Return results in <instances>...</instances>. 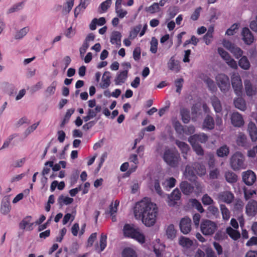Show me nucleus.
<instances>
[{"label":"nucleus","mask_w":257,"mask_h":257,"mask_svg":"<svg viewBox=\"0 0 257 257\" xmlns=\"http://www.w3.org/2000/svg\"><path fill=\"white\" fill-rule=\"evenodd\" d=\"M158 208L156 204L146 199L136 203L134 207V214L137 219H142L147 226H152L156 221Z\"/></svg>","instance_id":"nucleus-1"},{"label":"nucleus","mask_w":257,"mask_h":257,"mask_svg":"<svg viewBox=\"0 0 257 257\" xmlns=\"http://www.w3.org/2000/svg\"><path fill=\"white\" fill-rule=\"evenodd\" d=\"M162 158L167 165L173 168L177 167L181 161L180 155L178 151L172 148H166Z\"/></svg>","instance_id":"nucleus-2"},{"label":"nucleus","mask_w":257,"mask_h":257,"mask_svg":"<svg viewBox=\"0 0 257 257\" xmlns=\"http://www.w3.org/2000/svg\"><path fill=\"white\" fill-rule=\"evenodd\" d=\"M123 233L125 237L133 238L141 243L145 242V236L140 232L138 227L135 228L133 224H125L123 228Z\"/></svg>","instance_id":"nucleus-3"},{"label":"nucleus","mask_w":257,"mask_h":257,"mask_svg":"<svg viewBox=\"0 0 257 257\" xmlns=\"http://www.w3.org/2000/svg\"><path fill=\"white\" fill-rule=\"evenodd\" d=\"M231 168L234 171L244 169L246 168L245 158L243 155L240 152H236L230 159Z\"/></svg>","instance_id":"nucleus-4"},{"label":"nucleus","mask_w":257,"mask_h":257,"mask_svg":"<svg viewBox=\"0 0 257 257\" xmlns=\"http://www.w3.org/2000/svg\"><path fill=\"white\" fill-rule=\"evenodd\" d=\"M217 228V225L215 222L208 219L203 220L200 224L201 231L205 235L213 234Z\"/></svg>","instance_id":"nucleus-5"},{"label":"nucleus","mask_w":257,"mask_h":257,"mask_svg":"<svg viewBox=\"0 0 257 257\" xmlns=\"http://www.w3.org/2000/svg\"><path fill=\"white\" fill-rule=\"evenodd\" d=\"M215 80L218 87L222 92H226L230 88L229 77L223 73L218 74L215 77Z\"/></svg>","instance_id":"nucleus-6"},{"label":"nucleus","mask_w":257,"mask_h":257,"mask_svg":"<svg viewBox=\"0 0 257 257\" xmlns=\"http://www.w3.org/2000/svg\"><path fill=\"white\" fill-rule=\"evenodd\" d=\"M231 80L234 92L237 96H240L242 93V83L238 73H233L231 77Z\"/></svg>","instance_id":"nucleus-7"},{"label":"nucleus","mask_w":257,"mask_h":257,"mask_svg":"<svg viewBox=\"0 0 257 257\" xmlns=\"http://www.w3.org/2000/svg\"><path fill=\"white\" fill-rule=\"evenodd\" d=\"M222 44L225 48L233 55L235 58L238 59L242 56L243 54L242 50L229 41L223 40Z\"/></svg>","instance_id":"nucleus-8"},{"label":"nucleus","mask_w":257,"mask_h":257,"mask_svg":"<svg viewBox=\"0 0 257 257\" xmlns=\"http://www.w3.org/2000/svg\"><path fill=\"white\" fill-rule=\"evenodd\" d=\"M218 53L229 67L235 69L237 68L236 62L222 48H218Z\"/></svg>","instance_id":"nucleus-9"},{"label":"nucleus","mask_w":257,"mask_h":257,"mask_svg":"<svg viewBox=\"0 0 257 257\" xmlns=\"http://www.w3.org/2000/svg\"><path fill=\"white\" fill-rule=\"evenodd\" d=\"M179 227L181 231L187 234L191 230V220L188 217H184L180 221Z\"/></svg>","instance_id":"nucleus-10"},{"label":"nucleus","mask_w":257,"mask_h":257,"mask_svg":"<svg viewBox=\"0 0 257 257\" xmlns=\"http://www.w3.org/2000/svg\"><path fill=\"white\" fill-rule=\"evenodd\" d=\"M245 213L248 216H254L257 213V201L253 200H250L245 207Z\"/></svg>","instance_id":"nucleus-11"},{"label":"nucleus","mask_w":257,"mask_h":257,"mask_svg":"<svg viewBox=\"0 0 257 257\" xmlns=\"http://www.w3.org/2000/svg\"><path fill=\"white\" fill-rule=\"evenodd\" d=\"M218 199L219 201L224 202L226 204H230L234 200V196L233 194L228 191H225L220 192L218 194Z\"/></svg>","instance_id":"nucleus-12"},{"label":"nucleus","mask_w":257,"mask_h":257,"mask_svg":"<svg viewBox=\"0 0 257 257\" xmlns=\"http://www.w3.org/2000/svg\"><path fill=\"white\" fill-rule=\"evenodd\" d=\"M242 180L246 185L250 186L254 183L256 180L255 174L253 171L248 170L243 172L242 175Z\"/></svg>","instance_id":"nucleus-13"},{"label":"nucleus","mask_w":257,"mask_h":257,"mask_svg":"<svg viewBox=\"0 0 257 257\" xmlns=\"http://www.w3.org/2000/svg\"><path fill=\"white\" fill-rule=\"evenodd\" d=\"M241 36L245 44L249 45L253 42L254 37L248 28L244 27L242 29Z\"/></svg>","instance_id":"nucleus-14"},{"label":"nucleus","mask_w":257,"mask_h":257,"mask_svg":"<svg viewBox=\"0 0 257 257\" xmlns=\"http://www.w3.org/2000/svg\"><path fill=\"white\" fill-rule=\"evenodd\" d=\"M181 195V193L178 189L174 190L171 194L168 196V205L170 206H174L177 204L176 201L180 200Z\"/></svg>","instance_id":"nucleus-15"},{"label":"nucleus","mask_w":257,"mask_h":257,"mask_svg":"<svg viewBox=\"0 0 257 257\" xmlns=\"http://www.w3.org/2000/svg\"><path fill=\"white\" fill-rule=\"evenodd\" d=\"M231 121L233 125L241 127L244 124V120L242 115L238 112H233L231 116Z\"/></svg>","instance_id":"nucleus-16"},{"label":"nucleus","mask_w":257,"mask_h":257,"mask_svg":"<svg viewBox=\"0 0 257 257\" xmlns=\"http://www.w3.org/2000/svg\"><path fill=\"white\" fill-rule=\"evenodd\" d=\"M247 132L251 141L256 142L257 141V127L254 122L250 121L248 123Z\"/></svg>","instance_id":"nucleus-17"},{"label":"nucleus","mask_w":257,"mask_h":257,"mask_svg":"<svg viewBox=\"0 0 257 257\" xmlns=\"http://www.w3.org/2000/svg\"><path fill=\"white\" fill-rule=\"evenodd\" d=\"M207 140L208 137L205 134H195L189 137V142L190 144H193V143H197V142L204 143Z\"/></svg>","instance_id":"nucleus-18"},{"label":"nucleus","mask_w":257,"mask_h":257,"mask_svg":"<svg viewBox=\"0 0 257 257\" xmlns=\"http://www.w3.org/2000/svg\"><path fill=\"white\" fill-rule=\"evenodd\" d=\"M32 217L31 216H27L19 223V227L21 229H25L27 227L28 230H32L33 229V225L34 223H31Z\"/></svg>","instance_id":"nucleus-19"},{"label":"nucleus","mask_w":257,"mask_h":257,"mask_svg":"<svg viewBox=\"0 0 257 257\" xmlns=\"http://www.w3.org/2000/svg\"><path fill=\"white\" fill-rule=\"evenodd\" d=\"M128 74L126 70H122L119 72L114 79L115 85H121L124 83L127 78Z\"/></svg>","instance_id":"nucleus-20"},{"label":"nucleus","mask_w":257,"mask_h":257,"mask_svg":"<svg viewBox=\"0 0 257 257\" xmlns=\"http://www.w3.org/2000/svg\"><path fill=\"white\" fill-rule=\"evenodd\" d=\"M180 187L182 192L185 195H189L194 190V187L185 181L181 183Z\"/></svg>","instance_id":"nucleus-21"},{"label":"nucleus","mask_w":257,"mask_h":257,"mask_svg":"<svg viewBox=\"0 0 257 257\" xmlns=\"http://www.w3.org/2000/svg\"><path fill=\"white\" fill-rule=\"evenodd\" d=\"M110 73L109 71H105L102 76V82L100 86L102 88H107L110 84Z\"/></svg>","instance_id":"nucleus-22"},{"label":"nucleus","mask_w":257,"mask_h":257,"mask_svg":"<svg viewBox=\"0 0 257 257\" xmlns=\"http://www.w3.org/2000/svg\"><path fill=\"white\" fill-rule=\"evenodd\" d=\"M193 241L188 237L181 236L179 239V244L184 248H189L193 245Z\"/></svg>","instance_id":"nucleus-23"},{"label":"nucleus","mask_w":257,"mask_h":257,"mask_svg":"<svg viewBox=\"0 0 257 257\" xmlns=\"http://www.w3.org/2000/svg\"><path fill=\"white\" fill-rule=\"evenodd\" d=\"M210 99L215 111L217 113L220 112L222 110V106L219 99L216 96L211 97Z\"/></svg>","instance_id":"nucleus-24"},{"label":"nucleus","mask_w":257,"mask_h":257,"mask_svg":"<svg viewBox=\"0 0 257 257\" xmlns=\"http://www.w3.org/2000/svg\"><path fill=\"white\" fill-rule=\"evenodd\" d=\"M245 90L246 95L248 96H251L255 94L256 88H253L249 80L244 81Z\"/></svg>","instance_id":"nucleus-25"},{"label":"nucleus","mask_w":257,"mask_h":257,"mask_svg":"<svg viewBox=\"0 0 257 257\" xmlns=\"http://www.w3.org/2000/svg\"><path fill=\"white\" fill-rule=\"evenodd\" d=\"M226 232L234 240H237L240 237V232L230 226L226 228Z\"/></svg>","instance_id":"nucleus-26"},{"label":"nucleus","mask_w":257,"mask_h":257,"mask_svg":"<svg viewBox=\"0 0 257 257\" xmlns=\"http://www.w3.org/2000/svg\"><path fill=\"white\" fill-rule=\"evenodd\" d=\"M121 35L120 32L114 31L111 34L110 42L112 44H115L116 45L120 46L121 45Z\"/></svg>","instance_id":"nucleus-27"},{"label":"nucleus","mask_w":257,"mask_h":257,"mask_svg":"<svg viewBox=\"0 0 257 257\" xmlns=\"http://www.w3.org/2000/svg\"><path fill=\"white\" fill-rule=\"evenodd\" d=\"M203 126L208 130H212L214 127V121L212 117L207 115L203 121Z\"/></svg>","instance_id":"nucleus-28"},{"label":"nucleus","mask_w":257,"mask_h":257,"mask_svg":"<svg viewBox=\"0 0 257 257\" xmlns=\"http://www.w3.org/2000/svg\"><path fill=\"white\" fill-rule=\"evenodd\" d=\"M238 146L247 148L248 147L246 136L243 134H240L236 140Z\"/></svg>","instance_id":"nucleus-29"},{"label":"nucleus","mask_w":257,"mask_h":257,"mask_svg":"<svg viewBox=\"0 0 257 257\" xmlns=\"http://www.w3.org/2000/svg\"><path fill=\"white\" fill-rule=\"evenodd\" d=\"M224 177L226 181L230 184L234 183L237 181V176L232 171L226 172Z\"/></svg>","instance_id":"nucleus-30"},{"label":"nucleus","mask_w":257,"mask_h":257,"mask_svg":"<svg viewBox=\"0 0 257 257\" xmlns=\"http://www.w3.org/2000/svg\"><path fill=\"white\" fill-rule=\"evenodd\" d=\"M11 209L10 202L8 199H3L1 204V211L3 214H8Z\"/></svg>","instance_id":"nucleus-31"},{"label":"nucleus","mask_w":257,"mask_h":257,"mask_svg":"<svg viewBox=\"0 0 257 257\" xmlns=\"http://www.w3.org/2000/svg\"><path fill=\"white\" fill-rule=\"evenodd\" d=\"M180 115L182 121L184 123H188L190 120V111L186 108H182L180 109Z\"/></svg>","instance_id":"nucleus-32"},{"label":"nucleus","mask_w":257,"mask_h":257,"mask_svg":"<svg viewBox=\"0 0 257 257\" xmlns=\"http://www.w3.org/2000/svg\"><path fill=\"white\" fill-rule=\"evenodd\" d=\"M115 11L117 17L120 19H122L127 14V12L121 8V3L117 4L115 3Z\"/></svg>","instance_id":"nucleus-33"},{"label":"nucleus","mask_w":257,"mask_h":257,"mask_svg":"<svg viewBox=\"0 0 257 257\" xmlns=\"http://www.w3.org/2000/svg\"><path fill=\"white\" fill-rule=\"evenodd\" d=\"M235 107L241 110L244 111L246 108L245 100L241 97H238L234 100Z\"/></svg>","instance_id":"nucleus-34"},{"label":"nucleus","mask_w":257,"mask_h":257,"mask_svg":"<svg viewBox=\"0 0 257 257\" xmlns=\"http://www.w3.org/2000/svg\"><path fill=\"white\" fill-rule=\"evenodd\" d=\"M73 202V199L68 196H64L63 195H60L58 199V203L60 206L64 205H69Z\"/></svg>","instance_id":"nucleus-35"},{"label":"nucleus","mask_w":257,"mask_h":257,"mask_svg":"<svg viewBox=\"0 0 257 257\" xmlns=\"http://www.w3.org/2000/svg\"><path fill=\"white\" fill-rule=\"evenodd\" d=\"M167 237L170 239H173L176 235V230L174 225L172 224L169 225L166 230Z\"/></svg>","instance_id":"nucleus-36"},{"label":"nucleus","mask_w":257,"mask_h":257,"mask_svg":"<svg viewBox=\"0 0 257 257\" xmlns=\"http://www.w3.org/2000/svg\"><path fill=\"white\" fill-rule=\"evenodd\" d=\"M229 148L226 145L220 147L216 151V154L219 157H226L229 154Z\"/></svg>","instance_id":"nucleus-37"},{"label":"nucleus","mask_w":257,"mask_h":257,"mask_svg":"<svg viewBox=\"0 0 257 257\" xmlns=\"http://www.w3.org/2000/svg\"><path fill=\"white\" fill-rule=\"evenodd\" d=\"M239 66L243 69L248 70L250 67V63L246 56H242L238 61Z\"/></svg>","instance_id":"nucleus-38"},{"label":"nucleus","mask_w":257,"mask_h":257,"mask_svg":"<svg viewBox=\"0 0 257 257\" xmlns=\"http://www.w3.org/2000/svg\"><path fill=\"white\" fill-rule=\"evenodd\" d=\"M220 208L223 219L224 220H228L230 217V212L229 209L224 204H220Z\"/></svg>","instance_id":"nucleus-39"},{"label":"nucleus","mask_w":257,"mask_h":257,"mask_svg":"<svg viewBox=\"0 0 257 257\" xmlns=\"http://www.w3.org/2000/svg\"><path fill=\"white\" fill-rule=\"evenodd\" d=\"M175 144L179 148L182 153L185 154L187 153L189 150V147L186 143L179 140H176Z\"/></svg>","instance_id":"nucleus-40"},{"label":"nucleus","mask_w":257,"mask_h":257,"mask_svg":"<svg viewBox=\"0 0 257 257\" xmlns=\"http://www.w3.org/2000/svg\"><path fill=\"white\" fill-rule=\"evenodd\" d=\"M74 111L75 110L73 108L67 110L65 116L60 124V127L63 128L65 124L68 122L71 116L74 112Z\"/></svg>","instance_id":"nucleus-41"},{"label":"nucleus","mask_w":257,"mask_h":257,"mask_svg":"<svg viewBox=\"0 0 257 257\" xmlns=\"http://www.w3.org/2000/svg\"><path fill=\"white\" fill-rule=\"evenodd\" d=\"M204 82L206 84L208 89L212 92H214L217 90L216 85L210 78L206 77L204 79Z\"/></svg>","instance_id":"nucleus-42"},{"label":"nucleus","mask_w":257,"mask_h":257,"mask_svg":"<svg viewBox=\"0 0 257 257\" xmlns=\"http://www.w3.org/2000/svg\"><path fill=\"white\" fill-rule=\"evenodd\" d=\"M194 167L198 175L203 176L206 174V168L204 165L197 163L194 164Z\"/></svg>","instance_id":"nucleus-43"},{"label":"nucleus","mask_w":257,"mask_h":257,"mask_svg":"<svg viewBox=\"0 0 257 257\" xmlns=\"http://www.w3.org/2000/svg\"><path fill=\"white\" fill-rule=\"evenodd\" d=\"M107 235L104 233H101L99 239L100 250L99 252L102 251L106 247L107 244Z\"/></svg>","instance_id":"nucleus-44"},{"label":"nucleus","mask_w":257,"mask_h":257,"mask_svg":"<svg viewBox=\"0 0 257 257\" xmlns=\"http://www.w3.org/2000/svg\"><path fill=\"white\" fill-rule=\"evenodd\" d=\"M141 29V25H139L135 27L130 32L129 38L130 39H134L136 38Z\"/></svg>","instance_id":"nucleus-45"},{"label":"nucleus","mask_w":257,"mask_h":257,"mask_svg":"<svg viewBox=\"0 0 257 257\" xmlns=\"http://www.w3.org/2000/svg\"><path fill=\"white\" fill-rule=\"evenodd\" d=\"M29 31V28L28 27H26L21 29L20 31L17 32L15 36L16 39H20L23 38Z\"/></svg>","instance_id":"nucleus-46"},{"label":"nucleus","mask_w":257,"mask_h":257,"mask_svg":"<svg viewBox=\"0 0 257 257\" xmlns=\"http://www.w3.org/2000/svg\"><path fill=\"white\" fill-rule=\"evenodd\" d=\"M192 206L195 208L199 212L203 213L204 211L200 202L196 199H193L191 200Z\"/></svg>","instance_id":"nucleus-47"},{"label":"nucleus","mask_w":257,"mask_h":257,"mask_svg":"<svg viewBox=\"0 0 257 257\" xmlns=\"http://www.w3.org/2000/svg\"><path fill=\"white\" fill-rule=\"evenodd\" d=\"M123 257H137L136 252L130 248H126L122 251Z\"/></svg>","instance_id":"nucleus-48"},{"label":"nucleus","mask_w":257,"mask_h":257,"mask_svg":"<svg viewBox=\"0 0 257 257\" xmlns=\"http://www.w3.org/2000/svg\"><path fill=\"white\" fill-rule=\"evenodd\" d=\"M191 145L194 151L198 155L203 156L204 155V150L201 145L195 143H193Z\"/></svg>","instance_id":"nucleus-49"},{"label":"nucleus","mask_w":257,"mask_h":257,"mask_svg":"<svg viewBox=\"0 0 257 257\" xmlns=\"http://www.w3.org/2000/svg\"><path fill=\"white\" fill-rule=\"evenodd\" d=\"M160 8L158 3H154L151 6L146 8V11L151 14H154L160 11Z\"/></svg>","instance_id":"nucleus-50"},{"label":"nucleus","mask_w":257,"mask_h":257,"mask_svg":"<svg viewBox=\"0 0 257 257\" xmlns=\"http://www.w3.org/2000/svg\"><path fill=\"white\" fill-rule=\"evenodd\" d=\"M158 40L154 37L152 38L151 42L150 51L154 54L157 52L158 49Z\"/></svg>","instance_id":"nucleus-51"},{"label":"nucleus","mask_w":257,"mask_h":257,"mask_svg":"<svg viewBox=\"0 0 257 257\" xmlns=\"http://www.w3.org/2000/svg\"><path fill=\"white\" fill-rule=\"evenodd\" d=\"M57 85V82L56 81H53L50 86L48 87L46 90V93L49 95H51L55 93V90H56V87Z\"/></svg>","instance_id":"nucleus-52"},{"label":"nucleus","mask_w":257,"mask_h":257,"mask_svg":"<svg viewBox=\"0 0 257 257\" xmlns=\"http://www.w3.org/2000/svg\"><path fill=\"white\" fill-rule=\"evenodd\" d=\"M202 202L205 205H210L214 203L213 200L207 194L203 196Z\"/></svg>","instance_id":"nucleus-53"},{"label":"nucleus","mask_w":257,"mask_h":257,"mask_svg":"<svg viewBox=\"0 0 257 257\" xmlns=\"http://www.w3.org/2000/svg\"><path fill=\"white\" fill-rule=\"evenodd\" d=\"M184 82V79L182 78H179L175 80V84L176 87V92L178 93L179 94L180 93L181 91L182 90V87H183V83Z\"/></svg>","instance_id":"nucleus-54"},{"label":"nucleus","mask_w":257,"mask_h":257,"mask_svg":"<svg viewBox=\"0 0 257 257\" xmlns=\"http://www.w3.org/2000/svg\"><path fill=\"white\" fill-rule=\"evenodd\" d=\"M111 4V0H106L105 1L102 2L100 5V8L101 9L102 12H105L110 7Z\"/></svg>","instance_id":"nucleus-55"},{"label":"nucleus","mask_w":257,"mask_h":257,"mask_svg":"<svg viewBox=\"0 0 257 257\" xmlns=\"http://www.w3.org/2000/svg\"><path fill=\"white\" fill-rule=\"evenodd\" d=\"M195 132V127L193 125L185 126L182 133L190 135Z\"/></svg>","instance_id":"nucleus-56"},{"label":"nucleus","mask_w":257,"mask_h":257,"mask_svg":"<svg viewBox=\"0 0 257 257\" xmlns=\"http://www.w3.org/2000/svg\"><path fill=\"white\" fill-rule=\"evenodd\" d=\"M24 3L23 2L18 3L16 5H14L12 8H11L9 11L8 13H12L18 11L21 9L23 7Z\"/></svg>","instance_id":"nucleus-57"},{"label":"nucleus","mask_w":257,"mask_h":257,"mask_svg":"<svg viewBox=\"0 0 257 257\" xmlns=\"http://www.w3.org/2000/svg\"><path fill=\"white\" fill-rule=\"evenodd\" d=\"M129 159L130 162H133L135 164V166L134 167L133 169H130V170H132V172H134L136 170V168H137V165L139 163L138 156L136 154H132L130 156Z\"/></svg>","instance_id":"nucleus-58"},{"label":"nucleus","mask_w":257,"mask_h":257,"mask_svg":"<svg viewBox=\"0 0 257 257\" xmlns=\"http://www.w3.org/2000/svg\"><path fill=\"white\" fill-rule=\"evenodd\" d=\"M154 188L157 193L160 196H162L163 192L161 189L159 180L156 179L154 181Z\"/></svg>","instance_id":"nucleus-59"},{"label":"nucleus","mask_w":257,"mask_h":257,"mask_svg":"<svg viewBox=\"0 0 257 257\" xmlns=\"http://www.w3.org/2000/svg\"><path fill=\"white\" fill-rule=\"evenodd\" d=\"M168 68L171 70L178 69V66L176 64L175 59L172 57L170 58L169 62L168 63Z\"/></svg>","instance_id":"nucleus-60"},{"label":"nucleus","mask_w":257,"mask_h":257,"mask_svg":"<svg viewBox=\"0 0 257 257\" xmlns=\"http://www.w3.org/2000/svg\"><path fill=\"white\" fill-rule=\"evenodd\" d=\"M26 161V158H23L20 160H17L11 164V166L14 168H19L22 167L25 164Z\"/></svg>","instance_id":"nucleus-61"},{"label":"nucleus","mask_w":257,"mask_h":257,"mask_svg":"<svg viewBox=\"0 0 257 257\" xmlns=\"http://www.w3.org/2000/svg\"><path fill=\"white\" fill-rule=\"evenodd\" d=\"M141 49L140 47H136L133 51V58L135 61H139L141 58Z\"/></svg>","instance_id":"nucleus-62"},{"label":"nucleus","mask_w":257,"mask_h":257,"mask_svg":"<svg viewBox=\"0 0 257 257\" xmlns=\"http://www.w3.org/2000/svg\"><path fill=\"white\" fill-rule=\"evenodd\" d=\"M208 210L210 213L216 217L219 215V210L216 206L210 205L208 207Z\"/></svg>","instance_id":"nucleus-63"},{"label":"nucleus","mask_w":257,"mask_h":257,"mask_svg":"<svg viewBox=\"0 0 257 257\" xmlns=\"http://www.w3.org/2000/svg\"><path fill=\"white\" fill-rule=\"evenodd\" d=\"M201 10V8L200 7L196 9L193 13L191 15V19L193 21L197 20L199 17Z\"/></svg>","instance_id":"nucleus-64"}]
</instances>
